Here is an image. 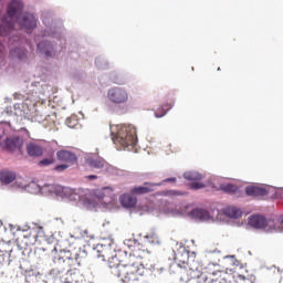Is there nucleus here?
Segmentation results:
<instances>
[{
	"mask_svg": "<svg viewBox=\"0 0 283 283\" xmlns=\"http://www.w3.org/2000/svg\"><path fill=\"white\" fill-rule=\"evenodd\" d=\"M143 255L126 254L124 260H118L114 256L108 261L112 275L117 277V283H134L138 282L145 275V265L140 262Z\"/></svg>",
	"mask_w": 283,
	"mask_h": 283,
	"instance_id": "1",
	"label": "nucleus"
},
{
	"mask_svg": "<svg viewBox=\"0 0 283 283\" xmlns=\"http://www.w3.org/2000/svg\"><path fill=\"white\" fill-rule=\"evenodd\" d=\"M17 23L22 30L30 32L36 28V18L32 13H23V2L12 0L8 4L7 15L1 20L0 36H7L10 30H14Z\"/></svg>",
	"mask_w": 283,
	"mask_h": 283,
	"instance_id": "2",
	"label": "nucleus"
},
{
	"mask_svg": "<svg viewBox=\"0 0 283 283\" xmlns=\"http://www.w3.org/2000/svg\"><path fill=\"white\" fill-rule=\"evenodd\" d=\"M53 253H57L53 258V262L61 273L66 271L63 277L69 280L72 283H81L83 282V274H81V270L72 266H81V262H83V258H81V249L73 248L71 250H60L54 248Z\"/></svg>",
	"mask_w": 283,
	"mask_h": 283,
	"instance_id": "3",
	"label": "nucleus"
},
{
	"mask_svg": "<svg viewBox=\"0 0 283 283\" xmlns=\"http://www.w3.org/2000/svg\"><path fill=\"white\" fill-rule=\"evenodd\" d=\"M113 134V143L120 145L124 149L127 147H134L138 143V136L136 135V127L134 125H118L115 126V133Z\"/></svg>",
	"mask_w": 283,
	"mask_h": 283,
	"instance_id": "4",
	"label": "nucleus"
},
{
	"mask_svg": "<svg viewBox=\"0 0 283 283\" xmlns=\"http://www.w3.org/2000/svg\"><path fill=\"white\" fill-rule=\"evenodd\" d=\"M178 266H180V280L181 282H191V280H199L201 277L202 272L200 271V268H198V263H189L187 262H181L178 263Z\"/></svg>",
	"mask_w": 283,
	"mask_h": 283,
	"instance_id": "5",
	"label": "nucleus"
},
{
	"mask_svg": "<svg viewBox=\"0 0 283 283\" xmlns=\"http://www.w3.org/2000/svg\"><path fill=\"white\" fill-rule=\"evenodd\" d=\"M107 98L114 105H125L129 101V92L125 87L113 86L107 92Z\"/></svg>",
	"mask_w": 283,
	"mask_h": 283,
	"instance_id": "6",
	"label": "nucleus"
},
{
	"mask_svg": "<svg viewBox=\"0 0 283 283\" xmlns=\"http://www.w3.org/2000/svg\"><path fill=\"white\" fill-rule=\"evenodd\" d=\"M156 187H160V184L145 182L143 186H136L130 189L133 196H145L156 191Z\"/></svg>",
	"mask_w": 283,
	"mask_h": 283,
	"instance_id": "7",
	"label": "nucleus"
},
{
	"mask_svg": "<svg viewBox=\"0 0 283 283\" xmlns=\"http://www.w3.org/2000/svg\"><path fill=\"white\" fill-rule=\"evenodd\" d=\"M56 158L60 163H64L72 167V165H76L78 163V157H76V154L70 151V150H59L56 153Z\"/></svg>",
	"mask_w": 283,
	"mask_h": 283,
	"instance_id": "8",
	"label": "nucleus"
},
{
	"mask_svg": "<svg viewBox=\"0 0 283 283\" xmlns=\"http://www.w3.org/2000/svg\"><path fill=\"white\" fill-rule=\"evenodd\" d=\"M2 147L8 151H15V149L23 147V140L19 137H10L2 142Z\"/></svg>",
	"mask_w": 283,
	"mask_h": 283,
	"instance_id": "9",
	"label": "nucleus"
},
{
	"mask_svg": "<svg viewBox=\"0 0 283 283\" xmlns=\"http://www.w3.org/2000/svg\"><path fill=\"white\" fill-rule=\"evenodd\" d=\"M85 163L88 165V167H93V169H107L109 166V164H107L106 160L101 157H87Z\"/></svg>",
	"mask_w": 283,
	"mask_h": 283,
	"instance_id": "10",
	"label": "nucleus"
},
{
	"mask_svg": "<svg viewBox=\"0 0 283 283\" xmlns=\"http://www.w3.org/2000/svg\"><path fill=\"white\" fill-rule=\"evenodd\" d=\"M247 196H252L253 198H260L263 196H268L269 190L262 186H248L245 187Z\"/></svg>",
	"mask_w": 283,
	"mask_h": 283,
	"instance_id": "11",
	"label": "nucleus"
},
{
	"mask_svg": "<svg viewBox=\"0 0 283 283\" xmlns=\"http://www.w3.org/2000/svg\"><path fill=\"white\" fill-rule=\"evenodd\" d=\"M119 202L122 206H124L126 209H134V207L137 205L138 199L134 196V193H124L119 197Z\"/></svg>",
	"mask_w": 283,
	"mask_h": 283,
	"instance_id": "12",
	"label": "nucleus"
},
{
	"mask_svg": "<svg viewBox=\"0 0 283 283\" xmlns=\"http://www.w3.org/2000/svg\"><path fill=\"white\" fill-rule=\"evenodd\" d=\"M27 154L32 158H39L43 154V146L36 143H29L27 145Z\"/></svg>",
	"mask_w": 283,
	"mask_h": 283,
	"instance_id": "13",
	"label": "nucleus"
},
{
	"mask_svg": "<svg viewBox=\"0 0 283 283\" xmlns=\"http://www.w3.org/2000/svg\"><path fill=\"white\" fill-rule=\"evenodd\" d=\"M144 244L145 247H158V244H160V238H158L156 232H150L144 237Z\"/></svg>",
	"mask_w": 283,
	"mask_h": 283,
	"instance_id": "14",
	"label": "nucleus"
},
{
	"mask_svg": "<svg viewBox=\"0 0 283 283\" xmlns=\"http://www.w3.org/2000/svg\"><path fill=\"white\" fill-rule=\"evenodd\" d=\"M223 213L228 218H232L234 220H238V218H242V210L233 206H228L226 209H223Z\"/></svg>",
	"mask_w": 283,
	"mask_h": 283,
	"instance_id": "15",
	"label": "nucleus"
},
{
	"mask_svg": "<svg viewBox=\"0 0 283 283\" xmlns=\"http://www.w3.org/2000/svg\"><path fill=\"white\" fill-rule=\"evenodd\" d=\"M14 180H17V174L10 170H2L0 172V181H2L3 185H10V182H14Z\"/></svg>",
	"mask_w": 283,
	"mask_h": 283,
	"instance_id": "16",
	"label": "nucleus"
},
{
	"mask_svg": "<svg viewBox=\"0 0 283 283\" xmlns=\"http://www.w3.org/2000/svg\"><path fill=\"white\" fill-rule=\"evenodd\" d=\"M229 274L226 271H216L210 274V280L218 283H227Z\"/></svg>",
	"mask_w": 283,
	"mask_h": 283,
	"instance_id": "17",
	"label": "nucleus"
},
{
	"mask_svg": "<svg viewBox=\"0 0 283 283\" xmlns=\"http://www.w3.org/2000/svg\"><path fill=\"white\" fill-rule=\"evenodd\" d=\"M38 52L41 54H44L45 56H52V53L54 52V48L50 42H40L38 44Z\"/></svg>",
	"mask_w": 283,
	"mask_h": 283,
	"instance_id": "18",
	"label": "nucleus"
},
{
	"mask_svg": "<svg viewBox=\"0 0 283 283\" xmlns=\"http://www.w3.org/2000/svg\"><path fill=\"white\" fill-rule=\"evenodd\" d=\"M191 216L192 218H196V220H209V211L205 210V209H193L191 211Z\"/></svg>",
	"mask_w": 283,
	"mask_h": 283,
	"instance_id": "19",
	"label": "nucleus"
},
{
	"mask_svg": "<svg viewBox=\"0 0 283 283\" xmlns=\"http://www.w3.org/2000/svg\"><path fill=\"white\" fill-rule=\"evenodd\" d=\"M174 107V102H170L159 108L156 109L155 116L156 118H163V116H167V112Z\"/></svg>",
	"mask_w": 283,
	"mask_h": 283,
	"instance_id": "20",
	"label": "nucleus"
},
{
	"mask_svg": "<svg viewBox=\"0 0 283 283\" xmlns=\"http://www.w3.org/2000/svg\"><path fill=\"white\" fill-rule=\"evenodd\" d=\"M17 245L19 247V249L21 250H25L28 249V247H30L32 244V241H30V237H20L15 240Z\"/></svg>",
	"mask_w": 283,
	"mask_h": 283,
	"instance_id": "21",
	"label": "nucleus"
},
{
	"mask_svg": "<svg viewBox=\"0 0 283 283\" xmlns=\"http://www.w3.org/2000/svg\"><path fill=\"white\" fill-rule=\"evenodd\" d=\"M238 186L233 184H221L220 190L224 191V193H238Z\"/></svg>",
	"mask_w": 283,
	"mask_h": 283,
	"instance_id": "22",
	"label": "nucleus"
},
{
	"mask_svg": "<svg viewBox=\"0 0 283 283\" xmlns=\"http://www.w3.org/2000/svg\"><path fill=\"white\" fill-rule=\"evenodd\" d=\"M184 178L186 180H190L191 182H196L202 178V175L198 171H187L184 174Z\"/></svg>",
	"mask_w": 283,
	"mask_h": 283,
	"instance_id": "23",
	"label": "nucleus"
},
{
	"mask_svg": "<svg viewBox=\"0 0 283 283\" xmlns=\"http://www.w3.org/2000/svg\"><path fill=\"white\" fill-rule=\"evenodd\" d=\"M56 163V159H54V155H51L49 158H44L39 161L40 167H50V165H54Z\"/></svg>",
	"mask_w": 283,
	"mask_h": 283,
	"instance_id": "24",
	"label": "nucleus"
},
{
	"mask_svg": "<svg viewBox=\"0 0 283 283\" xmlns=\"http://www.w3.org/2000/svg\"><path fill=\"white\" fill-rule=\"evenodd\" d=\"M189 188L195 190V191H198V189H205V184L202 182H198V181H193L189 185Z\"/></svg>",
	"mask_w": 283,
	"mask_h": 283,
	"instance_id": "25",
	"label": "nucleus"
},
{
	"mask_svg": "<svg viewBox=\"0 0 283 283\" xmlns=\"http://www.w3.org/2000/svg\"><path fill=\"white\" fill-rule=\"evenodd\" d=\"M76 118H67L66 119V125H67V127H70L71 129L72 128H74V127H76Z\"/></svg>",
	"mask_w": 283,
	"mask_h": 283,
	"instance_id": "26",
	"label": "nucleus"
},
{
	"mask_svg": "<svg viewBox=\"0 0 283 283\" xmlns=\"http://www.w3.org/2000/svg\"><path fill=\"white\" fill-rule=\"evenodd\" d=\"M69 164H61L55 166L54 171H65V169H69Z\"/></svg>",
	"mask_w": 283,
	"mask_h": 283,
	"instance_id": "27",
	"label": "nucleus"
},
{
	"mask_svg": "<svg viewBox=\"0 0 283 283\" xmlns=\"http://www.w3.org/2000/svg\"><path fill=\"white\" fill-rule=\"evenodd\" d=\"M167 196H184V193L182 192H180V191H176V190H169L168 192H167Z\"/></svg>",
	"mask_w": 283,
	"mask_h": 283,
	"instance_id": "28",
	"label": "nucleus"
},
{
	"mask_svg": "<svg viewBox=\"0 0 283 283\" xmlns=\"http://www.w3.org/2000/svg\"><path fill=\"white\" fill-rule=\"evenodd\" d=\"M106 191H113V190H112V188H109V187L103 188V189H102V192H101L102 195L99 196V198H105V192H106Z\"/></svg>",
	"mask_w": 283,
	"mask_h": 283,
	"instance_id": "29",
	"label": "nucleus"
},
{
	"mask_svg": "<svg viewBox=\"0 0 283 283\" xmlns=\"http://www.w3.org/2000/svg\"><path fill=\"white\" fill-rule=\"evenodd\" d=\"M114 83H116V85H124L125 81L118 80V78H114Z\"/></svg>",
	"mask_w": 283,
	"mask_h": 283,
	"instance_id": "30",
	"label": "nucleus"
},
{
	"mask_svg": "<svg viewBox=\"0 0 283 283\" xmlns=\"http://www.w3.org/2000/svg\"><path fill=\"white\" fill-rule=\"evenodd\" d=\"M163 182H176V177L167 178Z\"/></svg>",
	"mask_w": 283,
	"mask_h": 283,
	"instance_id": "31",
	"label": "nucleus"
},
{
	"mask_svg": "<svg viewBox=\"0 0 283 283\" xmlns=\"http://www.w3.org/2000/svg\"><path fill=\"white\" fill-rule=\"evenodd\" d=\"M6 262V254H0V264H3Z\"/></svg>",
	"mask_w": 283,
	"mask_h": 283,
	"instance_id": "32",
	"label": "nucleus"
},
{
	"mask_svg": "<svg viewBox=\"0 0 283 283\" xmlns=\"http://www.w3.org/2000/svg\"><path fill=\"white\" fill-rule=\"evenodd\" d=\"M96 178H98V176H96V175H90L87 177L88 180H96Z\"/></svg>",
	"mask_w": 283,
	"mask_h": 283,
	"instance_id": "33",
	"label": "nucleus"
},
{
	"mask_svg": "<svg viewBox=\"0 0 283 283\" xmlns=\"http://www.w3.org/2000/svg\"><path fill=\"white\" fill-rule=\"evenodd\" d=\"M41 251H45V249H43V248L36 249V252H38V253H41Z\"/></svg>",
	"mask_w": 283,
	"mask_h": 283,
	"instance_id": "34",
	"label": "nucleus"
},
{
	"mask_svg": "<svg viewBox=\"0 0 283 283\" xmlns=\"http://www.w3.org/2000/svg\"><path fill=\"white\" fill-rule=\"evenodd\" d=\"M19 59H23V56H22V55H19Z\"/></svg>",
	"mask_w": 283,
	"mask_h": 283,
	"instance_id": "35",
	"label": "nucleus"
},
{
	"mask_svg": "<svg viewBox=\"0 0 283 283\" xmlns=\"http://www.w3.org/2000/svg\"><path fill=\"white\" fill-rule=\"evenodd\" d=\"M217 70H218V72H220V67H218Z\"/></svg>",
	"mask_w": 283,
	"mask_h": 283,
	"instance_id": "36",
	"label": "nucleus"
},
{
	"mask_svg": "<svg viewBox=\"0 0 283 283\" xmlns=\"http://www.w3.org/2000/svg\"><path fill=\"white\" fill-rule=\"evenodd\" d=\"M0 253H3V251H0Z\"/></svg>",
	"mask_w": 283,
	"mask_h": 283,
	"instance_id": "37",
	"label": "nucleus"
}]
</instances>
